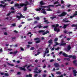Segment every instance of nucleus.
<instances>
[{
	"mask_svg": "<svg viewBox=\"0 0 77 77\" xmlns=\"http://www.w3.org/2000/svg\"><path fill=\"white\" fill-rule=\"evenodd\" d=\"M56 74H57L60 75V74H62V73L60 72H57Z\"/></svg>",
	"mask_w": 77,
	"mask_h": 77,
	"instance_id": "72a5a7b5",
	"label": "nucleus"
},
{
	"mask_svg": "<svg viewBox=\"0 0 77 77\" xmlns=\"http://www.w3.org/2000/svg\"><path fill=\"white\" fill-rule=\"evenodd\" d=\"M35 20H37L39 21L40 19L39 17L38 16L36 17V18H35Z\"/></svg>",
	"mask_w": 77,
	"mask_h": 77,
	"instance_id": "473e14b6",
	"label": "nucleus"
},
{
	"mask_svg": "<svg viewBox=\"0 0 77 77\" xmlns=\"http://www.w3.org/2000/svg\"><path fill=\"white\" fill-rule=\"evenodd\" d=\"M70 39H71V38H68L67 39V41H70Z\"/></svg>",
	"mask_w": 77,
	"mask_h": 77,
	"instance_id": "774afa93",
	"label": "nucleus"
},
{
	"mask_svg": "<svg viewBox=\"0 0 77 77\" xmlns=\"http://www.w3.org/2000/svg\"><path fill=\"white\" fill-rule=\"evenodd\" d=\"M55 27L56 28V27H58L59 26V25L58 24H57L55 25Z\"/></svg>",
	"mask_w": 77,
	"mask_h": 77,
	"instance_id": "37998d69",
	"label": "nucleus"
},
{
	"mask_svg": "<svg viewBox=\"0 0 77 77\" xmlns=\"http://www.w3.org/2000/svg\"><path fill=\"white\" fill-rule=\"evenodd\" d=\"M42 11H43L42 12V13L43 14H47V12L45 11V9L42 8Z\"/></svg>",
	"mask_w": 77,
	"mask_h": 77,
	"instance_id": "2eb2a0df",
	"label": "nucleus"
},
{
	"mask_svg": "<svg viewBox=\"0 0 77 77\" xmlns=\"http://www.w3.org/2000/svg\"><path fill=\"white\" fill-rule=\"evenodd\" d=\"M8 65H10V66H14V64H10L9 63H8Z\"/></svg>",
	"mask_w": 77,
	"mask_h": 77,
	"instance_id": "aec40b11",
	"label": "nucleus"
},
{
	"mask_svg": "<svg viewBox=\"0 0 77 77\" xmlns=\"http://www.w3.org/2000/svg\"><path fill=\"white\" fill-rule=\"evenodd\" d=\"M41 42V40H39L37 41H36L35 42H36V44H38V43H39V42Z\"/></svg>",
	"mask_w": 77,
	"mask_h": 77,
	"instance_id": "4c0bfd02",
	"label": "nucleus"
},
{
	"mask_svg": "<svg viewBox=\"0 0 77 77\" xmlns=\"http://www.w3.org/2000/svg\"><path fill=\"white\" fill-rule=\"evenodd\" d=\"M40 4L41 5H44L45 3H43V1H41V2H40Z\"/></svg>",
	"mask_w": 77,
	"mask_h": 77,
	"instance_id": "cd10ccee",
	"label": "nucleus"
},
{
	"mask_svg": "<svg viewBox=\"0 0 77 77\" xmlns=\"http://www.w3.org/2000/svg\"><path fill=\"white\" fill-rule=\"evenodd\" d=\"M39 50H40V51H41V50H43V48H39Z\"/></svg>",
	"mask_w": 77,
	"mask_h": 77,
	"instance_id": "5fc2aeb1",
	"label": "nucleus"
},
{
	"mask_svg": "<svg viewBox=\"0 0 77 77\" xmlns=\"http://www.w3.org/2000/svg\"><path fill=\"white\" fill-rule=\"evenodd\" d=\"M38 27L39 29H41V28H42V27H43V26H41V24L38 25Z\"/></svg>",
	"mask_w": 77,
	"mask_h": 77,
	"instance_id": "393cba45",
	"label": "nucleus"
},
{
	"mask_svg": "<svg viewBox=\"0 0 77 77\" xmlns=\"http://www.w3.org/2000/svg\"><path fill=\"white\" fill-rule=\"evenodd\" d=\"M12 25L13 27H15V26H16V24H15V23H13L12 24Z\"/></svg>",
	"mask_w": 77,
	"mask_h": 77,
	"instance_id": "8fccbe9b",
	"label": "nucleus"
},
{
	"mask_svg": "<svg viewBox=\"0 0 77 77\" xmlns=\"http://www.w3.org/2000/svg\"><path fill=\"white\" fill-rule=\"evenodd\" d=\"M19 5L21 7H23L24 6V4L23 3H20V4Z\"/></svg>",
	"mask_w": 77,
	"mask_h": 77,
	"instance_id": "2f4dec72",
	"label": "nucleus"
},
{
	"mask_svg": "<svg viewBox=\"0 0 77 77\" xmlns=\"http://www.w3.org/2000/svg\"><path fill=\"white\" fill-rule=\"evenodd\" d=\"M66 45V43H64L63 40H62L61 42V43L60 45V46H65Z\"/></svg>",
	"mask_w": 77,
	"mask_h": 77,
	"instance_id": "39448f33",
	"label": "nucleus"
},
{
	"mask_svg": "<svg viewBox=\"0 0 77 77\" xmlns=\"http://www.w3.org/2000/svg\"><path fill=\"white\" fill-rule=\"evenodd\" d=\"M40 39L39 38H35L34 39V40L35 41H36V40H39Z\"/></svg>",
	"mask_w": 77,
	"mask_h": 77,
	"instance_id": "c03bdc74",
	"label": "nucleus"
},
{
	"mask_svg": "<svg viewBox=\"0 0 77 77\" xmlns=\"http://www.w3.org/2000/svg\"><path fill=\"white\" fill-rule=\"evenodd\" d=\"M0 3L2 4H4L5 3V2H3L2 1H0Z\"/></svg>",
	"mask_w": 77,
	"mask_h": 77,
	"instance_id": "09e8293b",
	"label": "nucleus"
},
{
	"mask_svg": "<svg viewBox=\"0 0 77 77\" xmlns=\"http://www.w3.org/2000/svg\"><path fill=\"white\" fill-rule=\"evenodd\" d=\"M18 53V51H15L13 52L14 54H17V53Z\"/></svg>",
	"mask_w": 77,
	"mask_h": 77,
	"instance_id": "c9c22d12",
	"label": "nucleus"
},
{
	"mask_svg": "<svg viewBox=\"0 0 77 77\" xmlns=\"http://www.w3.org/2000/svg\"><path fill=\"white\" fill-rule=\"evenodd\" d=\"M20 48L21 50V51H24V49L23 48V47H21Z\"/></svg>",
	"mask_w": 77,
	"mask_h": 77,
	"instance_id": "603ef678",
	"label": "nucleus"
},
{
	"mask_svg": "<svg viewBox=\"0 0 77 77\" xmlns=\"http://www.w3.org/2000/svg\"><path fill=\"white\" fill-rule=\"evenodd\" d=\"M20 6V5L17 4H16L15 5V6H17L18 8H19V9H20V8H21V7H19V6Z\"/></svg>",
	"mask_w": 77,
	"mask_h": 77,
	"instance_id": "b1692460",
	"label": "nucleus"
},
{
	"mask_svg": "<svg viewBox=\"0 0 77 77\" xmlns=\"http://www.w3.org/2000/svg\"><path fill=\"white\" fill-rule=\"evenodd\" d=\"M56 18V16H53L52 17H51V19H52V20H53V19H54V18Z\"/></svg>",
	"mask_w": 77,
	"mask_h": 77,
	"instance_id": "a878e982",
	"label": "nucleus"
},
{
	"mask_svg": "<svg viewBox=\"0 0 77 77\" xmlns=\"http://www.w3.org/2000/svg\"><path fill=\"white\" fill-rule=\"evenodd\" d=\"M72 58L73 59H77V57L74 55L72 56Z\"/></svg>",
	"mask_w": 77,
	"mask_h": 77,
	"instance_id": "5701e85b",
	"label": "nucleus"
},
{
	"mask_svg": "<svg viewBox=\"0 0 77 77\" xmlns=\"http://www.w3.org/2000/svg\"><path fill=\"white\" fill-rule=\"evenodd\" d=\"M5 76H9V74L8 73H5Z\"/></svg>",
	"mask_w": 77,
	"mask_h": 77,
	"instance_id": "ea45409f",
	"label": "nucleus"
},
{
	"mask_svg": "<svg viewBox=\"0 0 77 77\" xmlns=\"http://www.w3.org/2000/svg\"><path fill=\"white\" fill-rule=\"evenodd\" d=\"M54 30L55 32H60V29H57V28H54Z\"/></svg>",
	"mask_w": 77,
	"mask_h": 77,
	"instance_id": "f8f14e48",
	"label": "nucleus"
},
{
	"mask_svg": "<svg viewBox=\"0 0 77 77\" xmlns=\"http://www.w3.org/2000/svg\"><path fill=\"white\" fill-rule=\"evenodd\" d=\"M54 6L53 5H48V6H47L46 8H48V9H47V11H52V10L50 9V7H52L53 8L54 7Z\"/></svg>",
	"mask_w": 77,
	"mask_h": 77,
	"instance_id": "f03ea898",
	"label": "nucleus"
},
{
	"mask_svg": "<svg viewBox=\"0 0 77 77\" xmlns=\"http://www.w3.org/2000/svg\"><path fill=\"white\" fill-rule=\"evenodd\" d=\"M72 68L71 67H69V71H71V70Z\"/></svg>",
	"mask_w": 77,
	"mask_h": 77,
	"instance_id": "e2e57ef3",
	"label": "nucleus"
},
{
	"mask_svg": "<svg viewBox=\"0 0 77 77\" xmlns=\"http://www.w3.org/2000/svg\"><path fill=\"white\" fill-rule=\"evenodd\" d=\"M63 22L64 23H68V22H69V20H67V19L65 18L63 20Z\"/></svg>",
	"mask_w": 77,
	"mask_h": 77,
	"instance_id": "6e6552de",
	"label": "nucleus"
},
{
	"mask_svg": "<svg viewBox=\"0 0 77 77\" xmlns=\"http://www.w3.org/2000/svg\"><path fill=\"white\" fill-rule=\"evenodd\" d=\"M27 10V7H24L23 9V10L24 12H25V11H26Z\"/></svg>",
	"mask_w": 77,
	"mask_h": 77,
	"instance_id": "a211bd4d",
	"label": "nucleus"
},
{
	"mask_svg": "<svg viewBox=\"0 0 77 77\" xmlns=\"http://www.w3.org/2000/svg\"><path fill=\"white\" fill-rule=\"evenodd\" d=\"M31 33H31V32H29L27 34V35H29V34H31L30 36V37L31 38V37H32V36L33 35V34H31Z\"/></svg>",
	"mask_w": 77,
	"mask_h": 77,
	"instance_id": "4be33fe9",
	"label": "nucleus"
},
{
	"mask_svg": "<svg viewBox=\"0 0 77 77\" xmlns=\"http://www.w3.org/2000/svg\"><path fill=\"white\" fill-rule=\"evenodd\" d=\"M62 54H63V56H64V57H68V55L67 54H66L64 52H63L62 53Z\"/></svg>",
	"mask_w": 77,
	"mask_h": 77,
	"instance_id": "1a4fd4ad",
	"label": "nucleus"
},
{
	"mask_svg": "<svg viewBox=\"0 0 77 77\" xmlns=\"http://www.w3.org/2000/svg\"><path fill=\"white\" fill-rule=\"evenodd\" d=\"M68 57L69 58H71V57H72V55H68Z\"/></svg>",
	"mask_w": 77,
	"mask_h": 77,
	"instance_id": "79ce46f5",
	"label": "nucleus"
},
{
	"mask_svg": "<svg viewBox=\"0 0 77 77\" xmlns=\"http://www.w3.org/2000/svg\"><path fill=\"white\" fill-rule=\"evenodd\" d=\"M49 31H48V30H46V32H46V34H47V33H49Z\"/></svg>",
	"mask_w": 77,
	"mask_h": 77,
	"instance_id": "bf43d9fd",
	"label": "nucleus"
},
{
	"mask_svg": "<svg viewBox=\"0 0 77 77\" xmlns=\"http://www.w3.org/2000/svg\"><path fill=\"white\" fill-rule=\"evenodd\" d=\"M45 32V30H41L38 31V33H43V32Z\"/></svg>",
	"mask_w": 77,
	"mask_h": 77,
	"instance_id": "c756f323",
	"label": "nucleus"
},
{
	"mask_svg": "<svg viewBox=\"0 0 77 77\" xmlns=\"http://www.w3.org/2000/svg\"><path fill=\"white\" fill-rule=\"evenodd\" d=\"M4 35H8V33H7L6 32H5L4 33Z\"/></svg>",
	"mask_w": 77,
	"mask_h": 77,
	"instance_id": "864d4df0",
	"label": "nucleus"
},
{
	"mask_svg": "<svg viewBox=\"0 0 77 77\" xmlns=\"http://www.w3.org/2000/svg\"><path fill=\"white\" fill-rule=\"evenodd\" d=\"M68 12H70V11H71V9H69L67 10Z\"/></svg>",
	"mask_w": 77,
	"mask_h": 77,
	"instance_id": "0e129e2a",
	"label": "nucleus"
},
{
	"mask_svg": "<svg viewBox=\"0 0 77 77\" xmlns=\"http://www.w3.org/2000/svg\"><path fill=\"white\" fill-rule=\"evenodd\" d=\"M58 2V1H56V2H55L54 3V5H56V4H59V2Z\"/></svg>",
	"mask_w": 77,
	"mask_h": 77,
	"instance_id": "e433bc0d",
	"label": "nucleus"
},
{
	"mask_svg": "<svg viewBox=\"0 0 77 77\" xmlns=\"http://www.w3.org/2000/svg\"><path fill=\"white\" fill-rule=\"evenodd\" d=\"M20 17L21 18V17L22 18H23V14H21L20 15Z\"/></svg>",
	"mask_w": 77,
	"mask_h": 77,
	"instance_id": "680f3d73",
	"label": "nucleus"
},
{
	"mask_svg": "<svg viewBox=\"0 0 77 77\" xmlns=\"http://www.w3.org/2000/svg\"><path fill=\"white\" fill-rule=\"evenodd\" d=\"M19 69H20L21 71H26V69L24 68H23L21 67H19Z\"/></svg>",
	"mask_w": 77,
	"mask_h": 77,
	"instance_id": "0eeeda50",
	"label": "nucleus"
},
{
	"mask_svg": "<svg viewBox=\"0 0 77 77\" xmlns=\"http://www.w3.org/2000/svg\"><path fill=\"white\" fill-rule=\"evenodd\" d=\"M29 3H27L26 4H24V6H25V7H26L27 6V5H29Z\"/></svg>",
	"mask_w": 77,
	"mask_h": 77,
	"instance_id": "f704fd0d",
	"label": "nucleus"
},
{
	"mask_svg": "<svg viewBox=\"0 0 77 77\" xmlns=\"http://www.w3.org/2000/svg\"><path fill=\"white\" fill-rule=\"evenodd\" d=\"M30 47V45H27V48H28Z\"/></svg>",
	"mask_w": 77,
	"mask_h": 77,
	"instance_id": "69168bd1",
	"label": "nucleus"
},
{
	"mask_svg": "<svg viewBox=\"0 0 77 77\" xmlns=\"http://www.w3.org/2000/svg\"><path fill=\"white\" fill-rule=\"evenodd\" d=\"M11 9L13 11H15V9H14V8L13 7H12L11 8Z\"/></svg>",
	"mask_w": 77,
	"mask_h": 77,
	"instance_id": "49530a36",
	"label": "nucleus"
},
{
	"mask_svg": "<svg viewBox=\"0 0 77 77\" xmlns=\"http://www.w3.org/2000/svg\"><path fill=\"white\" fill-rule=\"evenodd\" d=\"M48 27V26H44V27H43V29H45L46 28H47Z\"/></svg>",
	"mask_w": 77,
	"mask_h": 77,
	"instance_id": "a18cd8bd",
	"label": "nucleus"
},
{
	"mask_svg": "<svg viewBox=\"0 0 77 77\" xmlns=\"http://www.w3.org/2000/svg\"><path fill=\"white\" fill-rule=\"evenodd\" d=\"M28 44H32L33 43L32 42H28Z\"/></svg>",
	"mask_w": 77,
	"mask_h": 77,
	"instance_id": "a19ab883",
	"label": "nucleus"
},
{
	"mask_svg": "<svg viewBox=\"0 0 77 77\" xmlns=\"http://www.w3.org/2000/svg\"><path fill=\"white\" fill-rule=\"evenodd\" d=\"M71 49V47L70 45H68L67 47L66 48L64 49V50L66 51L67 52H69V51Z\"/></svg>",
	"mask_w": 77,
	"mask_h": 77,
	"instance_id": "f257e3e1",
	"label": "nucleus"
},
{
	"mask_svg": "<svg viewBox=\"0 0 77 77\" xmlns=\"http://www.w3.org/2000/svg\"><path fill=\"white\" fill-rule=\"evenodd\" d=\"M72 63L75 65V66H77V60H75L73 61Z\"/></svg>",
	"mask_w": 77,
	"mask_h": 77,
	"instance_id": "ddd939ff",
	"label": "nucleus"
},
{
	"mask_svg": "<svg viewBox=\"0 0 77 77\" xmlns=\"http://www.w3.org/2000/svg\"><path fill=\"white\" fill-rule=\"evenodd\" d=\"M69 24L64 25V26L62 27L63 29H66L67 26H69Z\"/></svg>",
	"mask_w": 77,
	"mask_h": 77,
	"instance_id": "9d476101",
	"label": "nucleus"
},
{
	"mask_svg": "<svg viewBox=\"0 0 77 77\" xmlns=\"http://www.w3.org/2000/svg\"><path fill=\"white\" fill-rule=\"evenodd\" d=\"M38 72H37V71H34V72L36 73L37 74H38V73H40L41 71H42V70L39 69L38 70Z\"/></svg>",
	"mask_w": 77,
	"mask_h": 77,
	"instance_id": "4468645a",
	"label": "nucleus"
},
{
	"mask_svg": "<svg viewBox=\"0 0 77 77\" xmlns=\"http://www.w3.org/2000/svg\"><path fill=\"white\" fill-rule=\"evenodd\" d=\"M12 40H13V39H15L16 38L15 37H11Z\"/></svg>",
	"mask_w": 77,
	"mask_h": 77,
	"instance_id": "052dcab7",
	"label": "nucleus"
},
{
	"mask_svg": "<svg viewBox=\"0 0 77 77\" xmlns=\"http://www.w3.org/2000/svg\"><path fill=\"white\" fill-rule=\"evenodd\" d=\"M34 49H35V48L32 47L30 48V50H33Z\"/></svg>",
	"mask_w": 77,
	"mask_h": 77,
	"instance_id": "58836bf2",
	"label": "nucleus"
},
{
	"mask_svg": "<svg viewBox=\"0 0 77 77\" xmlns=\"http://www.w3.org/2000/svg\"><path fill=\"white\" fill-rule=\"evenodd\" d=\"M66 14H67L66 12H63L61 14L59 15L58 16L59 17H64V16H65Z\"/></svg>",
	"mask_w": 77,
	"mask_h": 77,
	"instance_id": "7ed1b4c3",
	"label": "nucleus"
},
{
	"mask_svg": "<svg viewBox=\"0 0 77 77\" xmlns=\"http://www.w3.org/2000/svg\"><path fill=\"white\" fill-rule=\"evenodd\" d=\"M73 72L74 74H77V71H76V70H74L73 71Z\"/></svg>",
	"mask_w": 77,
	"mask_h": 77,
	"instance_id": "bb28decb",
	"label": "nucleus"
},
{
	"mask_svg": "<svg viewBox=\"0 0 77 77\" xmlns=\"http://www.w3.org/2000/svg\"><path fill=\"white\" fill-rule=\"evenodd\" d=\"M48 48H46V51H47V52L45 51V53L44 54V57H45V56H46V54L48 53H49V50H48Z\"/></svg>",
	"mask_w": 77,
	"mask_h": 77,
	"instance_id": "20e7f679",
	"label": "nucleus"
},
{
	"mask_svg": "<svg viewBox=\"0 0 77 77\" xmlns=\"http://www.w3.org/2000/svg\"><path fill=\"white\" fill-rule=\"evenodd\" d=\"M62 53H62V51H61L60 52V53H59V54H60V55H61L62 54Z\"/></svg>",
	"mask_w": 77,
	"mask_h": 77,
	"instance_id": "6e6d98bb",
	"label": "nucleus"
},
{
	"mask_svg": "<svg viewBox=\"0 0 77 77\" xmlns=\"http://www.w3.org/2000/svg\"><path fill=\"white\" fill-rule=\"evenodd\" d=\"M11 14V13L9 12L8 14H7V16H9Z\"/></svg>",
	"mask_w": 77,
	"mask_h": 77,
	"instance_id": "de8ad7c7",
	"label": "nucleus"
},
{
	"mask_svg": "<svg viewBox=\"0 0 77 77\" xmlns=\"http://www.w3.org/2000/svg\"><path fill=\"white\" fill-rule=\"evenodd\" d=\"M76 15H77V14L75 13L73 14V17H74L75 16H76Z\"/></svg>",
	"mask_w": 77,
	"mask_h": 77,
	"instance_id": "338daca9",
	"label": "nucleus"
},
{
	"mask_svg": "<svg viewBox=\"0 0 77 77\" xmlns=\"http://www.w3.org/2000/svg\"><path fill=\"white\" fill-rule=\"evenodd\" d=\"M59 49H60V47H58L57 48H55V50H59Z\"/></svg>",
	"mask_w": 77,
	"mask_h": 77,
	"instance_id": "3c124183",
	"label": "nucleus"
},
{
	"mask_svg": "<svg viewBox=\"0 0 77 77\" xmlns=\"http://www.w3.org/2000/svg\"><path fill=\"white\" fill-rule=\"evenodd\" d=\"M16 18H18V20H20L21 19V17L20 16H19L16 15Z\"/></svg>",
	"mask_w": 77,
	"mask_h": 77,
	"instance_id": "6ab92c4d",
	"label": "nucleus"
},
{
	"mask_svg": "<svg viewBox=\"0 0 77 77\" xmlns=\"http://www.w3.org/2000/svg\"><path fill=\"white\" fill-rule=\"evenodd\" d=\"M26 77H32V75L31 74H30L29 75H26Z\"/></svg>",
	"mask_w": 77,
	"mask_h": 77,
	"instance_id": "dca6fc26",
	"label": "nucleus"
},
{
	"mask_svg": "<svg viewBox=\"0 0 77 77\" xmlns=\"http://www.w3.org/2000/svg\"><path fill=\"white\" fill-rule=\"evenodd\" d=\"M42 9V8H41V7H40L38 8H37L36 9H35V10L37 12H38V11H41Z\"/></svg>",
	"mask_w": 77,
	"mask_h": 77,
	"instance_id": "9b49d317",
	"label": "nucleus"
},
{
	"mask_svg": "<svg viewBox=\"0 0 77 77\" xmlns=\"http://www.w3.org/2000/svg\"><path fill=\"white\" fill-rule=\"evenodd\" d=\"M57 41H58V38H56L54 40V42H57Z\"/></svg>",
	"mask_w": 77,
	"mask_h": 77,
	"instance_id": "c85d7f7f",
	"label": "nucleus"
},
{
	"mask_svg": "<svg viewBox=\"0 0 77 77\" xmlns=\"http://www.w3.org/2000/svg\"><path fill=\"white\" fill-rule=\"evenodd\" d=\"M17 75H20V74H21V72H18L17 73Z\"/></svg>",
	"mask_w": 77,
	"mask_h": 77,
	"instance_id": "13d9d810",
	"label": "nucleus"
},
{
	"mask_svg": "<svg viewBox=\"0 0 77 77\" xmlns=\"http://www.w3.org/2000/svg\"><path fill=\"white\" fill-rule=\"evenodd\" d=\"M54 42L56 44L54 45L53 47H56V45H59V43H57V42Z\"/></svg>",
	"mask_w": 77,
	"mask_h": 77,
	"instance_id": "412c9836",
	"label": "nucleus"
},
{
	"mask_svg": "<svg viewBox=\"0 0 77 77\" xmlns=\"http://www.w3.org/2000/svg\"><path fill=\"white\" fill-rule=\"evenodd\" d=\"M44 23H46V24H48L49 22H48V20H45L44 21Z\"/></svg>",
	"mask_w": 77,
	"mask_h": 77,
	"instance_id": "7c9ffc66",
	"label": "nucleus"
},
{
	"mask_svg": "<svg viewBox=\"0 0 77 77\" xmlns=\"http://www.w3.org/2000/svg\"><path fill=\"white\" fill-rule=\"evenodd\" d=\"M53 40L52 39H50L49 41H48V42L49 43V44H53Z\"/></svg>",
	"mask_w": 77,
	"mask_h": 77,
	"instance_id": "f3484780",
	"label": "nucleus"
},
{
	"mask_svg": "<svg viewBox=\"0 0 77 77\" xmlns=\"http://www.w3.org/2000/svg\"><path fill=\"white\" fill-rule=\"evenodd\" d=\"M54 65L56 68H59L60 67V65H59L58 63H54Z\"/></svg>",
	"mask_w": 77,
	"mask_h": 77,
	"instance_id": "423d86ee",
	"label": "nucleus"
},
{
	"mask_svg": "<svg viewBox=\"0 0 77 77\" xmlns=\"http://www.w3.org/2000/svg\"><path fill=\"white\" fill-rule=\"evenodd\" d=\"M53 61H54V60L51 59L50 60V62H53Z\"/></svg>",
	"mask_w": 77,
	"mask_h": 77,
	"instance_id": "4d7b16f0",
	"label": "nucleus"
}]
</instances>
